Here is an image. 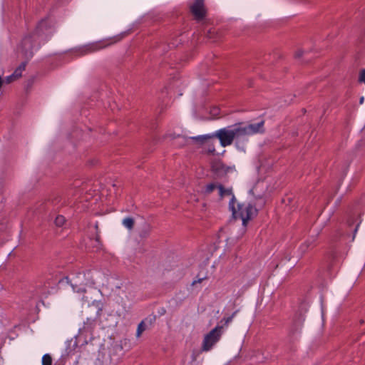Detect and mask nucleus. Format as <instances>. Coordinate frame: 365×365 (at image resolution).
<instances>
[{
  "label": "nucleus",
  "instance_id": "1",
  "mask_svg": "<svg viewBox=\"0 0 365 365\" xmlns=\"http://www.w3.org/2000/svg\"><path fill=\"white\" fill-rule=\"evenodd\" d=\"M264 120L257 123H252L247 125H243L242 123L235 124L232 126L221 128L212 134H206L191 137L190 138L198 144H203L205 142L218 138L220 145L222 147H227L232 144L235 139L242 138L245 135H253L257 133H263Z\"/></svg>",
  "mask_w": 365,
  "mask_h": 365
},
{
  "label": "nucleus",
  "instance_id": "2",
  "mask_svg": "<svg viewBox=\"0 0 365 365\" xmlns=\"http://www.w3.org/2000/svg\"><path fill=\"white\" fill-rule=\"evenodd\" d=\"M236 199L234 195L229 202V208L232 211V217L235 219H241L242 225L246 226L247 222L257 215V210L255 205L249 203L245 205L244 204H237V210L235 207Z\"/></svg>",
  "mask_w": 365,
  "mask_h": 365
},
{
  "label": "nucleus",
  "instance_id": "3",
  "mask_svg": "<svg viewBox=\"0 0 365 365\" xmlns=\"http://www.w3.org/2000/svg\"><path fill=\"white\" fill-rule=\"evenodd\" d=\"M66 280L67 283H70L73 290L78 293L86 292V286H92L95 284L93 274L91 270L78 272L76 275L69 278L65 277L63 282Z\"/></svg>",
  "mask_w": 365,
  "mask_h": 365
},
{
  "label": "nucleus",
  "instance_id": "4",
  "mask_svg": "<svg viewBox=\"0 0 365 365\" xmlns=\"http://www.w3.org/2000/svg\"><path fill=\"white\" fill-rule=\"evenodd\" d=\"M40 47V41L33 33L26 35L21 41V52L24 57L29 61L34 56V48Z\"/></svg>",
  "mask_w": 365,
  "mask_h": 365
},
{
  "label": "nucleus",
  "instance_id": "5",
  "mask_svg": "<svg viewBox=\"0 0 365 365\" xmlns=\"http://www.w3.org/2000/svg\"><path fill=\"white\" fill-rule=\"evenodd\" d=\"M308 307L309 304L306 301H304L300 303L297 311L296 312L292 318V322L290 327L291 334H294L301 329L305 319L304 314L307 312Z\"/></svg>",
  "mask_w": 365,
  "mask_h": 365
},
{
  "label": "nucleus",
  "instance_id": "6",
  "mask_svg": "<svg viewBox=\"0 0 365 365\" xmlns=\"http://www.w3.org/2000/svg\"><path fill=\"white\" fill-rule=\"evenodd\" d=\"M223 326H216L203 339L202 349L207 351L220 339L222 334Z\"/></svg>",
  "mask_w": 365,
  "mask_h": 365
},
{
  "label": "nucleus",
  "instance_id": "7",
  "mask_svg": "<svg viewBox=\"0 0 365 365\" xmlns=\"http://www.w3.org/2000/svg\"><path fill=\"white\" fill-rule=\"evenodd\" d=\"M32 33L40 41H48L51 35V24L48 20L47 19H41Z\"/></svg>",
  "mask_w": 365,
  "mask_h": 365
},
{
  "label": "nucleus",
  "instance_id": "8",
  "mask_svg": "<svg viewBox=\"0 0 365 365\" xmlns=\"http://www.w3.org/2000/svg\"><path fill=\"white\" fill-rule=\"evenodd\" d=\"M111 43H106L104 41L94 42L76 48V52L78 56H83L104 48Z\"/></svg>",
  "mask_w": 365,
  "mask_h": 365
},
{
  "label": "nucleus",
  "instance_id": "9",
  "mask_svg": "<svg viewBox=\"0 0 365 365\" xmlns=\"http://www.w3.org/2000/svg\"><path fill=\"white\" fill-rule=\"evenodd\" d=\"M190 10L197 21L202 20L207 14L205 6V0H195L190 6Z\"/></svg>",
  "mask_w": 365,
  "mask_h": 365
},
{
  "label": "nucleus",
  "instance_id": "10",
  "mask_svg": "<svg viewBox=\"0 0 365 365\" xmlns=\"http://www.w3.org/2000/svg\"><path fill=\"white\" fill-rule=\"evenodd\" d=\"M211 169L217 177L222 178L228 173L230 168L226 166L221 160H214L212 162Z\"/></svg>",
  "mask_w": 365,
  "mask_h": 365
},
{
  "label": "nucleus",
  "instance_id": "11",
  "mask_svg": "<svg viewBox=\"0 0 365 365\" xmlns=\"http://www.w3.org/2000/svg\"><path fill=\"white\" fill-rule=\"evenodd\" d=\"M96 327V319L87 318L86 321L84 322L83 327L80 328L79 333H89L92 334Z\"/></svg>",
  "mask_w": 365,
  "mask_h": 365
},
{
  "label": "nucleus",
  "instance_id": "12",
  "mask_svg": "<svg viewBox=\"0 0 365 365\" xmlns=\"http://www.w3.org/2000/svg\"><path fill=\"white\" fill-rule=\"evenodd\" d=\"M155 317H150V318H146L143 320H142L140 322V323L138 324V328H137V332H136V336L137 337H139L141 334L145 331L148 326V324L150 326L152 325L153 321H155Z\"/></svg>",
  "mask_w": 365,
  "mask_h": 365
},
{
  "label": "nucleus",
  "instance_id": "13",
  "mask_svg": "<svg viewBox=\"0 0 365 365\" xmlns=\"http://www.w3.org/2000/svg\"><path fill=\"white\" fill-rule=\"evenodd\" d=\"M29 61L26 59L25 61L22 62L14 71L13 76L15 78L18 79L22 76V72L25 70L26 64Z\"/></svg>",
  "mask_w": 365,
  "mask_h": 365
},
{
  "label": "nucleus",
  "instance_id": "14",
  "mask_svg": "<svg viewBox=\"0 0 365 365\" xmlns=\"http://www.w3.org/2000/svg\"><path fill=\"white\" fill-rule=\"evenodd\" d=\"M217 187L219 189V194L221 197L225 196H231L232 198V195H234L231 189H226L222 185H219Z\"/></svg>",
  "mask_w": 365,
  "mask_h": 365
},
{
  "label": "nucleus",
  "instance_id": "15",
  "mask_svg": "<svg viewBox=\"0 0 365 365\" xmlns=\"http://www.w3.org/2000/svg\"><path fill=\"white\" fill-rule=\"evenodd\" d=\"M122 224L129 230H131L134 227L135 220L133 217H128L123 220Z\"/></svg>",
  "mask_w": 365,
  "mask_h": 365
},
{
  "label": "nucleus",
  "instance_id": "16",
  "mask_svg": "<svg viewBox=\"0 0 365 365\" xmlns=\"http://www.w3.org/2000/svg\"><path fill=\"white\" fill-rule=\"evenodd\" d=\"M150 232V228L149 225H145L144 227L142 229V230L140 232V237L141 238H145L147 237Z\"/></svg>",
  "mask_w": 365,
  "mask_h": 365
},
{
  "label": "nucleus",
  "instance_id": "17",
  "mask_svg": "<svg viewBox=\"0 0 365 365\" xmlns=\"http://www.w3.org/2000/svg\"><path fill=\"white\" fill-rule=\"evenodd\" d=\"M232 319H233V318L231 316L227 317H224L220 322V324H218L217 326H223V328L227 327H228L230 323L232 322Z\"/></svg>",
  "mask_w": 365,
  "mask_h": 365
},
{
  "label": "nucleus",
  "instance_id": "18",
  "mask_svg": "<svg viewBox=\"0 0 365 365\" xmlns=\"http://www.w3.org/2000/svg\"><path fill=\"white\" fill-rule=\"evenodd\" d=\"M66 222V219L63 215H58L55 218L54 223L57 227H62Z\"/></svg>",
  "mask_w": 365,
  "mask_h": 365
},
{
  "label": "nucleus",
  "instance_id": "19",
  "mask_svg": "<svg viewBox=\"0 0 365 365\" xmlns=\"http://www.w3.org/2000/svg\"><path fill=\"white\" fill-rule=\"evenodd\" d=\"M42 365H52V359L50 354H46L43 356Z\"/></svg>",
  "mask_w": 365,
  "mask_h": 365
},
{
  "label": "nucleus",
  "instance_id": "20",
  "mask_svg": "<svg viewBox=\"0 0 365 365\" xmlns=\"http://www.w3.org/2000/svg\"><path fill=\"white\" fill-rule=\"evenodd\" d=\"M217 187V185L214 183H210L207 185L205 187V192L207 194L211 193L215 188Z\"/></svg>",
  "mask_w": 365,
  "mask_h": 365
},
{
  "label": "nucleus",
  "instance_id": "21",
  "mask_svg": "<svg viewBox=\"0 0 365 365\" xmlns=\"http://www.w3.org/2000/svg\"><path fill=\"white\" fill-rule=\"evenodd\" d=\"M359 81L360 83H365V68L362 69L360 72Z\"/></svg>",
  "mask_w": 365,
  "mask_h": 365
},
{
  "label": "nucleus",
  "instance_id": "22",
  "mask_svg": "<svg viewBox=\"0 0 365 365\" xmlns=\"http://www.w3.org/2000/svg\"><path fill=\"white\" fill-rule=\"evenodd\" d=\"M16 79V78H15L14 76H13V74H11L6 78V82L7 83H10Z\"/></svg>",
  "mask_w": 365,
  "mask_h": 365
},
{
  "label": "nucleus",
  "instance_id": "23",
  "mask_svg": "<svg viewBox=\"0 0 365 365\" xmlns=\"http://www.w3.org/2000/svg\"><path fill=\"white\" fill-rule=\"evenodd\" d=\"M204 279H205V277L199 278V279H195V280L192 282V285H195V284H196L197 283H201Z\"/></svg>",
  "mask_w": 365,
  "mask_h": 365
},
{
  "label": "nucleus",
  "instance_id": "24",
  "mask_svg": "<svg viewBox=\"0 0 365 365\" xmlns=\"http://www.w3.org/2000/svg\"><path fill=\"white\" fill-rule=\"evenodd\" d=\"M303 55V51L299 50L295 53L296 58H300Z\"/></svg>",
  "mask_w": 365,
  "mask_h": 365
},
{
  "label": "nucleus",
  "instance_id": "25",
  "mask_svg": "<svg viewBox=\"0 0 365 365\" xmlns=\"http://www.w3.org/2000/svg\"><path fill=\"white\" fill-rule=\"evenodd\" d=\"M83 300H84L85 302L89 303V302L92 300V298H89L88 296H84L83 297Z\"/></svg>",
  "mask_w": 365,
  "mask_h": 365
},
{
  "label": "nucleus",
  "instance_id": "26",
  "mask_svg": "<svg viewBox=\"0 0 365 365\" xmlns=\"http://www.w3.org/2000/svg\"><path fill=\"white\" fill-rule=\"evenodd\" d=\"M96 241L99 243L100 242V235L98 234V232H96Z\"/></svg>",
  "mask_w": 365,
  "mask_h": 365
},
{
  "label": "nucleus",
  "instance_id": "27",
  "mask_svg": "<svg viewBox=\"0 0 365 365\" xmlns=\"http://www.w3.org/2000/svg\"><path fill=\"white\" fill-rule=\"evenodd\" d=\"M359 226V223H358L356 225V226L355 227L354 230V236H355V234L356 233L357 230H358V227ZM354 238V237H353V239Z\"/></svg>",
  "mask_w": 365,
  "mask_h": 365
},
{
  "label": "nucleus",
  "instance_id": "28",
  "mask_svg": "<svg viewBox=\"0 0 365 365\" xmlns=\"http://www.w3.org/2000/svg\"><path fill=\"white\" fill-rule=\"evenodd\" d=\"M238 312H239L238 309L235 311L230 316L232 317V318H234L236 316V314H237Z\"/></svg>",
  "mask_w": 365,
  "mask_h": 365
},
{
  "label": "nucleus",
  "instance_id": "29",
  "mask_svg": "<svg viewBox=\"0 0 365 365\" xmlns=\"http://www.w3.org/2000/svg\"><path fill=\"white\" fill-rule=\"evenodd\" d=\"M95 229L96 230V232H98V223L96 222V225H95Z\"/></svg>",
  "mask_w": 365,
  "mask_h": 365
},
{
  "label": "nucleus",
  "instance_id": "30",
  "mask_svg": "<svg viewBox=\"0 0 365 365\" xmlns=\"http://www.w3.org/2000/svg\"><path fill=\"white\" fill-rule=\"evenodd\" d=\"M215 151V148L209 149V153H214Z\"/></svg>",
  "mask_w": 365,
  "mask_h": 365
},
{
  "label": "nucleus",
  "instance_id": "31",
  "mask_svg": "<svg viewBox=\"0 0 365 365\" xmlns=\"http://www.w3.org/2000/svg\"><path fill=\"white\" fill-rule=\"evenodd\" d=\"M363 101H364V97H361V98H360V103H363Z\"/></svg>",
  "mask_w": 365,
  "mask_h": 365
},
{
  "label": "nucleus",
  "instance_id": "32",
  "mask_svg": "<svg viewBox=\"0 0 365 365\" xmlns=\"http://www.w3.org/2000/svg\"><path fill=\"white\" fill-rule=\"evenodd\" d=\"M97 307H101L102 306H101V303L97 302Z\"/></svg>",
  "mask_w": 365,
  "mask_h": 365
},
{
  "label": "nucleus",
  "instance_id": "33",
  "mask_svg": "<svg viewBox=\"0 0 365 365\" xmlns=\"http://www.w3.org/2000/svg\"><path fill=\"white\" fill-rule=\"evenodd\" d=\"M161 312L165 313V309L164 310H161Z\"/></svg>",
  "mask_w": 365,
  "mask_h": 365
},
{
  "label": "nucleus",
  "instance_id": "34",
  "mask_svg": "<svg viewBox=\"0 0 365 365\" xmlns=\"http://www.w3.org/2000/svg\"><path fill=\"white\" fill-rule=\"evenodd\" d=\"M161 312L165 313V309L164 310H161Z\"/></svg>",
  "mask_w": 365,
  "mask_h": 365
}]
</instances>
